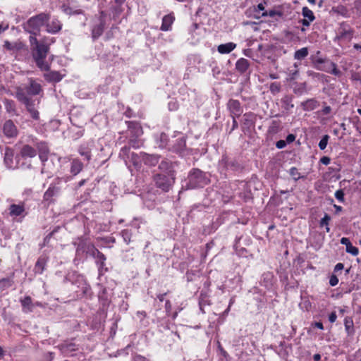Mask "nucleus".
<instances>
[{
  "label": "nucleus",
  "instance_id": "1",
  "mask_svg": "<svg viewBox=\"0 0 361 361\" xmlns=\"http://www.w3.org/2000/svg\"><path fill=\"white\" fill-rule=\"evenodd\" d=\"M30 48L37 66L41 71L46 72L44 73L45 80L54 82L61 81L63 75L58 71H51L49 63L45 61L49 50V44L37 40L35 37H31Z\"/></svg>",
  "mask_w": 361,
  "mask_h": 361
},
{
  "label": "nucleus",
  "instance_id": "2",
  "mask_svg": "<svg viewBox=\"0 0 361 361\" xmlns=\"http://www.w3.org/2000/svg\"><path fill=\"white\" fill-rule=\"evenodd\" d=\"M50 16L49 13H41L35 16L30 18L27 21L28 32L32 35L31 37H35L37 40L36 35L39 33L40 27L46 25V23L49 20ZM39 41L44 42L47 44L44 40L39 39Z\"/></svg>",
  "mask_w": 361,
  "mask_h": 361
},
{
  "label": "nucleus",
  "instance_id": "3",
  "mask_svg": "<svg viewBox=\"0 0 361 361\" xmlns=\"http://www.w3.org/2000/svg\"><path fill=\"white\" fill-rule=\"evenodd\" d=\"M188 182L185 185V188L193 189L198 187H203L209 182V179L205 174L199 169H193L188 176Z\"/></svg>",
  "mask_w": 361,
  "mask_h": 361
},
{
  "label": "nucleus",
  "instance_id": "4",
  "mask_svg": "<svg viewBox=\"0 0 361 361\" xmlns=\"http://www.w3.org/2000/svg\"><path fill=\"white\" fill-rule=\"evenodd\" d=\"M154 180L157 188L166 192L174 182L173 174H157L154 176Z\"/></svg>",
  "mask_w": 361,
  "mask_h": 361
},
{
  "label": "nucleus",
  "instance_id": "5",
  "mask_svg": "<svg viewBox=\"0 0 361 361\" xmlns=\"http://www.w3.org/2000/svg\"><path fill=\"white\" fill-rule=\"evenodd\" d=\"M228 107L232 117H238L243 112L240 104L238 100L230 99L228 102Z\"/></svg>",
  "mask_w": 361,
  "mask_h": 361
},
{
  "label": "nucleus",
  "instance_id": "6",
  "mask_svg": "<svg viewBox=\"0 0 361 361\" xmlns=\"http://www.w3.org/2000/svg\"><path fill=\"white\" fill-rule=\"evenodd\" d=\"M3 131L6 136L13 137L17 135V129L12 121H6L3 126Z\"/></svg>",
  "mask_w": 361,
  "mask_h": 361
},
{
  "label": "nucleus",
  "instance_id": "7",
  "mask_svg": "<svg viewBox=\"0 0 361 361\" xmlns=\"http://www.w3.org/2000/svg\"><path fill=\"white\" fill-rule=\"evenodd\" d=\"M62 27V24L57 18H54L50 23H46V30L49 33L55 34L59 32Z\"/></svg>",
  "mask_w": 361,
  "mask_h": 361
},
{
  "label": "nucleus",
  "instance_id": "8",
  "mask_svg": "<svg viewBox=\"0 0 361 361\" xmlns=\"http://www.w3.org/2000/svg\"><path fill=\"white\" fill-rule=\"evenodd\" d=\"M23 214V206L12 204L8 208V215L13 220H16Z\"/></svg>",
  "mask_w": 361,
  "mask_h": 361
},
{
  "label": "nucleus",
  "instance_id": "9",
  "mask_svg": "<svg viewBox=\"0 0 361 361\" xmlns=\"http://www.w3.org/2000/svg\"><path fill=\"white\" fill-rule=\"evenodd\" d=\"M341 243L342 245H345L346 247V252L353 255V256H356L358 255V249L356 247L353 246L350 240L348 238H342L341 239Z\"/></svg>",
  "mask_w": 361,
  "mask_h": 361
},
{
  "label": "nucleus",
  "instance_id": "10",
  "mask_svg": "<svg viewBox=\"0 0 361 361\" xmlns=\"http://www.w3.org/2000/svg\"><path fill=\"white\" fill-rule=\"evenodd\" d=\"M27 91L28 94H32V95L37 94L41 91V85L39 83L36 82L32 79H30L29 80V85L27 88Z\"/></svg>",
  "mask_w": 361,
  "mask_h": 361
},
{
  "label": "nucleus",
  "instance_id": "11",
  "mask_svg": "<svg viewBox=\"0 0 361 361\" xmlns=\"http://www.w3.org/2000/svg\"><path fill=\"white\" fill-rule=\"evenodd\" d=\"M141 157L145 164L150 166L156 165L159 161V157L146 153H141Z\"/></svg>",
  "mask_w": 361,
  "mask_h": 361
},
{
  "label": "nucleus",
  "instance_id": "12",
  "mask_svg": "<svg viewBox=\"0 0 361 361\" xmlns=\"http://www.w3.org/2000/svg\"><path fill=\"white\" fill-rule=\"evenodd\" d=\"M175 18L172 14L165 16L162 20V24L161 30L163 31H167L170 29L171 25L173 23Z\"/></svg>",
  "mask_w": 361,
  "mask_h": 361
},
{
  "label": "nucleus",
  "instance_id": "13",
  "mask_svg": "<svg viewBox=\"0 0 361 361\" xmlns=\"http://www.w3.org/2000/svg\"><path fill=\"white\" fill-rule=\"evenodd\" d=\"M236 47V44L233 42L222 44L218 46L217 50L220 54H228Z\"/></svg>",
  "mask_w": 361,
  "mask_h": 361
},
{
  "label": "nucleus",
  "instance_id": "14",
  "mask_svg": "<svg viewBox=\"0 0 361 361\" xmlns=\"http://www.w3.org/2000/svg\"><path fill=\"white\" fill-rule=\"evenodd\" d=\"M13 152L10 149H6L4 157V162L8 169L18 167L17 164H13Z\"/></svg>",
  "mask_w": 361,
  "mask_h": 361
},
{
  "label": "nucleus",
  "instance_id": "15",
  "mask_svg": "<svg viewBox=\"0 0 361 361\" xmlns=\"http://www.w3.org/2000/svg\"><path fill=\"white\" fill-rule=\"evenodd\" d=\"M24 104L26 105L27 111L30 113L31 116L37 119L38 118L39 113L38 111L34 108L35 104L32 102H30L28 99H26L24 97Z\"/></svg>",
  "mask_w": 361,
  "mask_h": 361
},
{
  "label": "nucleus",
  "instance_id": "16",
  "mask_svg": "<svg viewBox=\"0 0 361 361\" xmlns=\"http://www.w3.org/2000/svg\"><path fill=\"white\" fill-rule=\"evenodd\" d=\"M249 61L245 59H240L236 63V69L241 73L245 72L249 68Z\"/></svg>",
  "mask_w": 361,
  "mask_h": 361
},
{
  "label": "nucleus",
  "instance_id": "17",
  "mask_svg": "<svg viewBox=\"0 0 361 361\" xmlns=\"http://www.w3.org/2000/svg\"><path fill=\"white\" fill-rule=\"evenodd\" d=\"M104 31V23L100 22V23L97 25H95L92 30V37L93 39H97L99 36L102 35Z\"/></svg>",
  "mask_w": 361,
  "mask_h": 361
},
{
  "label": "nucleus",
  "instance_id": "18",
  "mask_svg": "<svg viewBox=\"0 0 361 361\" xmlns=\"http://www.w3.org/2000/svg\"><path fill=\"white\" fill-rule=\"evenodd\" d=\"M353 30H345L344 28H341L339 32V35H338V39H347L350 41L353 37Z\"/></svg>",
  "mask_w": 361,
  "mask_h": 361
},
{
  "label": "nucleus",
  "instance_id": "19",
  "mask_svg": "<svg viewBox=\"0 0 361 361\" xmlns=\"http://www.w3.org/2000/svg\"><path fill=\"white\" fill-rule=\"evenodd\" d=\"M82 164L78 159L72 161L71 171L73 175H77L82 169Z\"/></svg>",
  "mask_w": 361,
  "mask_h": 361
},
{
  "label": "nucleus",
  "instance_id": "20",
  "mask_svg": "<svg viewBox=\"0 0 361 361\" xmlns=\"http://www.w3.org/2000/svg\"><path fill=\"white\" fill-rule=\"evenodd\" d=\"M128 128L131 129V132L135 137H139L143 133L141 126L137 123H130Z\"/></svg>",
  "mask_w": 361,
  "mask_h": 361
},
{
  "label": "nucleus",
  "instance_id": "21",
  "mask_svg": "<svg viewBox=\"0 0 361 361\" xmlns=\"http://www.w3.org/2000/svg\"><path fill=\"white\" fill-rule=\"evenodd\" d=\"M308 55V49L306 47L302 48L299 50H297L295 52L294 57L295 59L302 60L305 59Z\"/></svg>",
  "mask_w": 361,
  "mask_h": 361
},
{
  "label": "nucleus",
  "instance_id": "22",
  "mask_svg": "<svg viewBox=\"0 0 361 361\" xmlns=\"http://www.w3.org/2000/svg\"><path fill=\"white\" fill-rule=\"evenodd\" d=\"M302 14L304 16V19H307L310 21H313L315 19L313 12L307 7H303Z\"/></svg>",
  "mask_w": 361,
  "mask_h": 361
},
{
  "label": "nucleus",
  "instance_id": "23",
  "mask_svg": "<svg viewBox=\"0 0 361 361\" xmlns=\"http://www.w3.org/2000/svg\"><path fill=\"white\" fill-rule=\"evenodd\" d=\"M46 264V259L44 257H40L35 264V271L37 273H42L44 269Z\"/></svg>",
  "mask_w": 361,
  "mask_h": 361
},
{
  "label": "nucleus",
  "instance_id": "24",
  "mask_svg": "<svg viewBox=\"0 0 361 361\" xmlns=\"http://www.w3.org/2000/svg\"><path fill=\"white\" fill-rule=\"evenodd\" d=\"M159 169L164 171H166L168 175L173 174L172 171L170 170L171 167V164L166 161H162L159 164Z\"/></svg>",
  "mask_w": 361,
  "mask_h": 361
},
{
  "label": "nucleus",
  "instance_id": "25",
  "mask_svg": "<svg viewBox=\"0 0 361 361\" xmlns=\"http://www.w3.org/2000/svg\"><path fill=\"white\" fill-rule=\"evenodd\" d=\"M344 324L348 334H351L353 332V322L350 318H345Z\"/></svg>",
  "mask_w": 361,
  "mask_h": 361
},
{
  "label": "nucleus",
  "instance_id": "26",
  "mask_svg": "<svg viewBox=\"0 0 361 361\" xmlns=\"http://www.w3.org/2000/svg\"><path fill=\"white\" fill-rule=\"evenodd\" d=\"M281 85L280 83H279V82H272L270 85L269 90H270V92L273 94H278L281 91Z\"/></svg>",
  "mask_w": 361,
  "mask_h": 361
},
{
  "label": "nucleus",
  "instance_id": "27",
  "mask_svg": "<svg viewBox=\"0 0 361 361\" xmlns=\"http://www.w3.org/2000/svg\"><path fill=\"white\" fill-rule=\"evenodd\" d=\"M62 9L64 13H66V14H68V15L82 13L81 10H73L72 8L67 6L66 5H63L62 6Z\"/></svg>",
  "mask_w": 361,
  "mask_h": 361
},
{
  "label": "nucleus",
  "instance_id": "28",
  "mask_svg": "<svg viewBox=\"0 0 361 361\" xmlns=\"http://www.w3.org/2000/svg\"><path fill=\"white\" fill-rule=\"evenodd\" d=\"M36 155V151L30 146H24V156L33 157Z\"/></svg>",
  "mask_w": 361,
  "mask_h": 361
},
{
  "label": "nucleus",
  "instance_id": "29",
  "mask_svg": "<svg viewBox=\"0 0 361 361\" xmlns=\"http://www.w3.org/2000/svg\"><path fill=\"white\" fill-rule=\"evenodd\" d=\"M329 139V136L328 135H325L322 137L319 143V147L320 149L323 150L326 147Z\"/></svg>",
  "mask_w": 361,
  "mask_h": 361
},
{
  "label": "nucleus",
  "instance_id": "30",
  "mask_svg": "<svg viewBox=\"0 0 361 361\" xmlns=\"http://www.w3.org/2000/svg\"><path fill=\"white\" fill-rule=\"evenodd\" d=\"M185 147V140L182 137L178 140L177 145L175 146V149L176 151H181Z\"/></svg>",
  "mask_w": 361,
  "mask_h": 361
},
{
  "label": "nucleus",
  "instance_id": "31",
  "mask_svg": "<svg viewBox=\"0 0 361 361\" xmlns=\"http://www.w3.org/2000/svg\"><path fill=\"white\" fill-rule=\"evenodd\" d=\"M330 219H331L330 216L328 214H325L324 216L322 219V220L320 221V226H328ZM326 230L327 232H329V228L328 226H326Z\"/></svg>",
  "mask_w": 361,
  "mask_h": 361
},
{
  "label": "nucleus",
  "instance_id": "32",
  "mask_svg": "<svg viewBox=\"0 0 361 361\" xmlns=\"http://www.w3.org/2000/svg\"><path fill=\"white\" fill-rule=\"evenodd\" d=\"M324 63V60L323 59H317L314 61V65L317 70L319 71H324L329 72V69L324 68L322 66H320V64Z\"/></svg>",
  "mask_w": 361,
  "mask_h": 361
},
{
  "label": "nucleus",
  "instance_id": "33",
  "mask_svg": "<svg viewBox=\"0 0 361 361\" xmlns=\"http://www.w3.org/2000/svg\"><path fill=\"white\" fill-rule=\"evenodd\" d=\"M281 16L282 14L279 11H276L275 10H270L269 11H264L262 13V16H269V17H274L275 16Z\"/></svg>",
  "mask_w": 361,
  "mask_h": 361
},
{
  "label": "nucleus",
  "instance_id": "34",
  "mask_svg": "<svg viewBox=\"0 0 361 361\" xmlns=\"http://www.w3.org/2000/svg\"><path fill=\"white\" fill-rule=\"evenodd\" d=\"M290 175L295 180H297L300 178V173L298 172V169L295 167H293L290 169Z\"/></svg>",
  "mask_w": 361,
  "mask_h": 361
},
{
  "label": "nucleus",
  "instance_id": "35",
  "mask_svg": "<svg viewBox=\"0 0 361 361\" xmlns=\"http://www.w3.org/2000/svg\"><path fill=\"white\" fill-rule=\"evenodd\" d=\"M140 159H142L141 154L138 156L137 154H135L134 153L131 154V159L135 166L138 165Z\"/></svg>",
  "mask_w": 361,
  "mask_h": 361
},
{
  "label": "nucleus",
  "instance_id": "36",
  "mask_svg": "<svg viewBox=\"0 0 361 361\" xmlns=\"http://www.w3.org/2000/svg\"><path fill=\"white\" fill-rule=\"evenodd\" d=\"M167 143V135L165 133L160 135V147H164Z\"/></svg>",
  "mask_w": 361,
  "mask_h": 361
},
{
  "label": "nucleus",
  "instance_id": "37",
  "mask_svg": "<svg viewBox=\"0 0 361 361\" xmlns=\"http://www.w3.org/2000/svg\"><path fill=\"white\" fill-rule=\"evenodd\" d=\"M335 197L337 200L341 202H343L344 200V192L342 190H338L335 192Z\"/></svg>",
  "mask_w": 361,
  "mask_h": 361
},
{
  "label": "nucleus",
  "instance_id": "38",
  "mask_svg": "<svg viewBox=\"0 0 361 361\" xmlns=\"http://www.w3.org/2000/svg\"><path fill=\"white\" fill-rule=\"evenodd\" d=\"M338 279L337 276L335 275H332L330 277V280H329L330 285L331 286H335L338 284Z\"/></svg>",
  "mask_w": 361,
  "mask_h": 361
},
{
  "label": "nucleus",
  "instance_id": "39",
  "mask_svg": "<svg viewBox=\"0 0 361 361\" xmlns=\"http://www.w3.org/2000/svg\"><path fill=\"white\" fill-rule=\"evenodd\" d=\"M330 66L332 67L331 73L335 75H338L340 73V71L337 69L336 66L334 63H331Z\"/></svg>",
  "mask_w": 361,
  "mask_h": 361
},
{
  "label": "nucleus",
  "instance_id": "40",
  "mask_svg": "<svg viewBox=\"0 0 361 361\" xmlns=\"http://www.w3.org/2000/svg\"><path fill=\"white\" fill-rule=\"evenodd\" d=\"M286 145V143L284 140H279L276 142V146L279 149H282L285 147Z\"/></svg>",
  "mask_w": 361,
  "mask_h": 361
},
{
  "label": "nucleus",
  "instance_id": "41",
  "mask_svg": "<svg viewBox=\"0 0 361 361\" xmlns=\"http://www.w3.org/2000/svg\"><path fill=\"white\" fill-rule=\"evenodd\" d=\"M330 158L328 157H323L320 159V162L324 165H328L330 163Z\"/></svg>",
  "mask_w": 361,
  "mask_h": 361
},
{
  "label": "nucleus",
  "instance_id": "42",
  "mask_svg": "<svg viewBox=\"0 0 361 361\" xmlns=\"http://www.w3.org/2000/svg\"><path fill=\"white\" fill-rule=\"evenodd\" d=\"M73 346L74 345L73 344L66 345L62 346V349L64 352H67L68 350H73Z\"/></svg>",
  "mask_w": 361,
  "mask_h": 361
},
{
  "label": "nucleus",
  "instance_id": "43",
  "mask_svg": "<svg viewBox=\"0 0 361 361\" xmlns=\"http://www.w3.org/2000/svg\"><path fill=\"white\" fill-rule=\"evenodd\" d=\"M249 116H250L247 114H244L243 116L244 124L247 126H250L252 123V121L251 120H250Z\"/></svg>",
  "mask_w": 361,
  "mask_h": 361
},
{
  "label": "nucleus",
  "instance_id": "44",
  "mask_svg": "<svg viewBox=\"0 0 361 361\" xmlns=\"http://www.w3.org/2000/svg\"><path fill=\"white\" fill-rule=\"evenodd\" d=\"M336 318H337L336 314V312H334L329 315V320L331 323H334L336 320Z\"/></svg>",
  "mask_w": 361,
  "mask_h": 361
},
{
  "label": "nucleus",
  "instance_id": "45",
  "mask_svg": "<svg viewBox=\"0 0 361 361\" xmlns=\"http://www.w3.org/2000/svg\"><path fill=\"white\" fill-rule=\"evenodd\" d=\"M133 361H148L145 357L137 355L134 357Z\"/></svg>",
  "mask_w": 361,
  "mask_h": 361
},
{
  "label": "nucleus",
  "instance_id": "46",
  "mask_svg": "<svg viewBox=\"0 0 361 361\" xmlns=\"http://www.w3.org/2000/svg\"><path fill=\"white\" fill-rule=\"evenodd\" d=\"M331 111V108L329 106H326L322 109V113L323 114L327 115L330 114Z\"/></svg>",
  "mask_w": 361,
  "mask_h": 361
},
{
  "label": "nucleus",
  "instance_id": "47",
  "mask_svg": "<svg viewBox=\"0 0 361 361\" xmlns=\"http://www.w3.org/2000/svg\"><path fill=\"white\" fill-rule=\"evenodd\" d=\"M39 158L42 160V161H45L48 159L47 154L46 152H42L39 154Z\"/></svg>",
  "mask_w": 361,
  "mask_h": 361
},
{
  "label": "nucleus",
  "instance_id": "48",
  "mask_svg": "<svg viewBox=\"0 0 361 361\" xmlns=\"http://www.w3.org/2000/svg\"><path fill=\"white\" fill-rule=\"evenodd\" d=\"M343 269V264L342 263H338L334 267V271H341Z\"/></svg>",
  "mask_w": 361,
  "mask_h": 361
},
{
  "label": "nucleus",
  "instance_id": "49",
  "mask_svg": "<svg viewBox=\"0 0 361 361\" xmlns=\"http://www.w3.org/2000/svg\"><path fill=\"white\" fill-rule=\"evenodd\" d=\"M298 70H297V69H295V71H290V75H291V78H291L292 80L295 79V77H296V76H297V75H298Z\"/></svg>",
  "mask_w": 361,
  "mask_h": 361
},
{
  "label": "nucleus",
  "instance_id": "50",
  "mask_svg": "<svg viewBox=\"0 0 361 361\" xmlns=\"http://www.w3.org/2000/svg\"><path fill=\"white\" fill-rule=\"evenodd\" d=\"M8 24H5L4 25H0V34L4 32V30H6V29H8Z\"/></svg>",
  "mask_w": 361,
  "mask_h": 361
},
{
  "label": "nucleus",
  "instance_id": "51",
  "mask_svg": "<svg viewBox=\"0 0 361 361\" xmlns=\"http://www.w3.org/2000/svg\"><path fill=\"white\" fill-rule=\"evenodd\" d=\"M235 117L236 116L232 117L233 118V128H232V130H234V129L238 128V122L235 120Z\"/></svg>",
  "mask_w": 361,
  "mask_h": 361
},
{
  "label": "nucleus",
  "instance_id": "52",
  "mask_svg": "<svg viewBox=\"0 0 361 361\" xmlns=\"http://www.w3.org/2000/svg\"><path fill=\"white\" fill-rule=\"evenodd\" d=\"M312 21L307 20V19H303L302 20V24L304 25V26H309L310 23Z\"/></svg>",
  "mask_w": 361,
  "mask_h": 361
},
{
  "label": "nucleus",
  "instance_id": "53",
  "mask_svg": "<svg viewBox=\"0 0 361 361\" xmlns=\"http://www.w3.org/2000/svg\"><path fill=\"white\" fill-rule=\"evenodd\" d=\"M30 298L29 297H27V298H24V307H25V306H28L30 302Z\"/></svg>",
  "mask_w": 361,
  "mask_h": 361
},
{
  "label": "nucleus",
  "instance_id": "54",
  "mask_svg": "<svg viewBox=\"0 0 361 361\" xmlns=\"http://www.w3.org/2000/svg\"><path fill=\"white\" fill-rule=\"evenodd\" d=\"M314 326L319 329H324V326H323V324L322 322H315L314 323Z\"/></svg>",
  "mask_w": 361,
  "mask_h": 361
},
{
  "label": "nucleus",
  "instance_id": "55",
  "mask_svg": "<svg viewBox=\"0 0 361 361\" xmlns=\"http://www.w3.org/2000/svg\"><path fill=\"white\" fill-rule=\"evenodd\" d=\"M295 140V136L292 134L288 135L287 137V140L288 142H293Z\"/></svg>",
  "mask_w": 361,
  "mask_h": 361
},
{
  "label": "nucleus",
  "instance_id": "56",
  "mask_svg": "<svg viewBox=\"0 0 361 361\" xmlns=\"http://www.w3.org/2000/svg\"><path fill=\"white\" fill-rule=\"evenodd\" d=\"M307 73H308V75H309L310 76H317V75H319V73H314V72L311 71H309L307 72Z\"/></svg>",
  "mask_w": 361,
  "mask_h": 361
},
{
  "label": "nucleus",
  "instance_id": "57",
  "mask_svg": "<svg viewBox=\"0 0 361 361\" xmlns=\"http://www.w3.org/2000/svg\"><path fill=\"white\" fill-rule=\"evenodd\" d=\"M257 10L259 11H264V6L262 4H259L257 5Z\"/></svg>",
  "mask_w": 361,
  "mask_h": 361
},
{
  "label": "nucleus",
  "instance_id": "58",
  "mask_svg": "<svg viewBox=\"0 0 361 361\" xmlns=\"http://www.w3.org/2000/svg\"><path fill=\"white\" fill-rule=\"evenodd\" d=\"M269 78L271 79H277V78H279V75L275 73H271L269 75Z\"/></svg>",
  "mask_w": 361,
  "mask_h": 361
},
{
  "label": "nucleus",
  "instance_id": "59",
  "mask_svg": "<svg viewBox=\"0 0 361 361\" xmlns=\"http://www.w3.org/2000/svg\"><path fill=\"white\" fill-rule=\"evenodd\" d=\"M314 359L316 361H319L321 359V355L319 354L314 355Z\"/></svg>",
  "mask_w": 361,
  "mask_h": 361
},
{
  "label": "nucleus",
  "instance_id": "60",
  "mask_svg": "<svg viewBox=\"0 0 361 361\" xmlns=\"http://www.w3.org/2000/svg\"><path fill=\"white\" fill-rule=\"evenodd\" d=\"M98 257H99L102 260L105 259L104 255L102 253H100L99 252H98Z\"/></svg>",
  "mask_w": 361,
  "mask_h": 361
},
{
  "label": "nucleus",
  "instance_id": "61",
  "mask_svg": "<svg viewBox=\"0 0 361 361\" xmlns=\"http://www.w3.org/2000/svg\"><path fill=\"white\" fill-rule=\"evenodd\" d=\"M128 150H129V148H128V147H125L122 148L121 152H122L123 154H126V153H127V152H128Z\"/></svg>",
  "mask_w": 361,
  "mask_h": 361
},
{
  "label": "nucleus",
  "instance_id": "62",
  "mask_svg": "<svg viewBox=\"0 0 361 361\" xmlns=\"http://www.w3.org/2000/svg\"><path fill=\"white\" fill-rule=\"evenodd\" d=\"M158 298L159 299L160 301H163L164 298V294L158 295Z\"/></svg>",
  "mask_w": 361,
  "mask_h": 361
},
{
  "label": "nucleus",
  "instance_id": "63",
  "mask_svg": "<svg viewBox=\"0 0 361 361\" xmlns=\"http://www.w3.org/2000/svg\"><path fill=\"white\" fill-rule=\"evenodd\" d=\"M354 48L356 49H361V45H360L358 44H354Z\"/></svg>",
  "mask_w": 361,
  "mask_h": 361
},
{
  "label": "nucleus",
  "instance_id": "64",
  "mask_svg": "<svg viewBox=\"0 0 361 361\" xmlns=\"http://www.w3.org/2000/svg\"><path fill=\"white\" fill-rule=\"evenodd\" d=\"M4 355V350L3 348L0 346V356H2Z\"/></svg>",
  "mask_w": 361,
  "mask_h": 361
}]
</instances>
